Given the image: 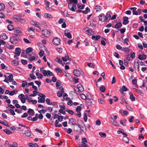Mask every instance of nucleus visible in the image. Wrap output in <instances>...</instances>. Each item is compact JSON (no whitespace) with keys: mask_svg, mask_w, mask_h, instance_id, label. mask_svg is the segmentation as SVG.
<instances>
[{"mask_svg":"<svg viewBox=\"0 0 147 147\" xmlns=\"http://www.w3.org/2000/svg\"><path fill=\"white\" fill-rule=\"evenodd\" d=\"M82 31L84 33L90 35H93L94 34V32L92 31V29H90L87 27L84 28L82 30Z\"/></svg>","mask_w":147,"mask_h":147,"instance_id":"1","label":"nucleus"},{"mask_svg":"<svg viewBox=\"0 0 147 147\" xmlns=\"http://www.w3.org/2000/svg\"><path fill=\"white\" fill-rule=\"evenodd\" d=\"M39 97H38V102L43 103L45 101V96L44 94L40 93L39 94Z\"/></svg>","mask_w":147,"mask_h":147,"instance_id":"2","label":"nucleus"},{"mask_svg":"<svg viewBox=\"0 0 147 147\" xmlns=\"http://www.w3.org/2000/svg\"><path fill=\"white\" fill-rule=\"evenodd\" d=\"M19 38H17L15 36H12L10 39L11 42L13 44H16L18 42Z\"/></svg>","mask_w":147,"mask_h":147,"instance_id":"3","label":"nucleus"},{"mask_svg":"<svg viewBox=\"0 0 147 147\" xmlns=\"http://www.w3.org/2000/svg\"><path fill=\"white\" fill-rule=\"evenodd\" d=\"M68 7L70 10L73 11H75L76 8V5L72 3H68Z\"/></svg>","mask_w":147,"mask_h":147,"instance_id":"4","label":"nucleus"},{"mask_svg":"<svg viewBox=\"0 0 147 147\" xmlns=\"http://www.w3.org/2000/svg\"><path fill=\"white\" fill-rule=\"evenodd\" d=\"M52 42L55 45H58L60 43V40L59 38L55 37L53 39Z\"/></svg>","mask_w":147,"mask_h":147,"instance_id":"5","label":"nucleus"},{"mask_svg":"<svg viewBox=\"0 0 147 147\" xmlns=\"http://www.w3.org/2000/svg\"><path fill=\"white\" fill-rule=\"evenodd\" d=\"M42 34L45 36L48 37L50 36L51 32L46 29H44L42 31Z\"/></svg>","mask_w":147,"mask_h":147,"instance_id":"6","label":"nucleus"},{"mask_svg":"<svg viewBox=\"0 0 147 147\" xmlns=\"http://www.w3.org/2000/svg\"><path fill=\"white\" fill-rule=\"evenodd\" d=\"M30 23L31 24L38 28L40 30H41V29L39 26L40 24L39 22L34 21H31Z\"/></svg>","mask_w":147,"mask_h":147,"instance_id":"7","label":"nucleus"},{"mask_svg":"<svg viewBox=\"0 0 147 147\" xmlns=\"http://www.w3.org/2000/svg\"><path fill=\"white\" fill-rule=\"evenodd\" d=\"M77 126H76V128H80L83 126L85 124L84 122L81 120H77Z\"/></svg>","mask_w":147,"mask_h":147,"instance_id":"8","label":"nucleus"},{"mask_svg":"<svg viewBox=\"0 0 147 147\" xmlns=\"http://www.w3.org/2000/svg\"><path fill=\"white\" fill-rule=\"evenodd\" d=\"M59 89V91L58 92L57 94L58 97H60L62 96V94L64 92V89L62 86L60 87Z\"/></svg>","mask_w":147,"mask_h":147,"instance_id":"9","label":"nucleus"},{"mask_svg":"<svg viewBox=\"0 0 147 147\" xmlns=\"http://www.w3.org/2000/svg\"><path fill=\"white\" fill-rule=\"evenodd\" d=\"M19 127H16V128L18 130L22 129V130H25L24 128H26V129H28V127L26 126L25 125L19 124L18 125Z\"/></svg>","mask_w":147,"mask_h":147,"instance_id":"10","label":"nucleus"},{"mask_svg":"<svg viewBox=\"0 0 147 147\" xmlns=\"http://www.w3.org/2000/svg\"><path fill=\"white\" fill-rule=\"evenodd\" d=\"M20 99L21 102L23 103H25L26 99H27V98H24V95L22 94H21L20 95H19L18 96L19 97H20Z\"/></svg>","mask_w":147,"mask_h":147,"instance_id":"11","label":"nucleus"},{"mask_svg":"<svg viewBox=\"0 0 147 147\" xmlns=\"http://www.w3.org/2000/svg\"><path fill=\"white\" fill-rule=\"evenodd\" d=\"M76 89L78 90V92L79 91L82 92L84 90L83 86L80 84H79L78 85L77 87L76 88Z\"/></svg>","mask_w":147,"mask_h":147,"instance_id":"12","label":"nucleus"},{"mask_svg":"<svg viewBox=\"0 0 147 147\" xmlns=\"http://www.w3.org/2000/svg\"><path fill=\"white\" fill-rule=\"evenodd\" d=\"M76 120L73 118H70L69 119V123H71L72 125H74L76 126H77V124L76 123Z\"/></svg>","mask_w":147,"mask_h":147,"instance_id":"13","label":"nucleus"},{"mask_svg":"<svg viewBox=\"0 0 147 147\" xmlns=\"http://www.w3.org/2000/svg\"><path fill=\"white\" fill-rule=\"evenodd\" d=\"M25 131V132L24 133V135L26 136L27 137H30L31 135V131L28 129Z\"/></svg>","mask_w":147,"mask_h":147,"instance_id":"14","label":"nucleus"},{"mask_svg":"<svg viewBox=\"0 0 147 147\" xmlns=\"http://www.w3.org/2000/svg\"><path fill=\"white\" fill-rule=\"evenodd\" d=\"M128 17L126 16L123 17V25H126L129 23V21L128 20Z\"/></svg>","mask_w":147,"mask_h":147,"instance_id":"15","label":"nucleus"},{"mask_svg":"<svg viewBox=\"0 0 147 147\" xmlns=\"http://www.w3.org/2000/svg\"><path fill=\"white\" fill-rule=\"evenodd\" d=\"M65 34L68 38H71L72 37L71 34L69 32H68V30L67 29H66L65 31Z\"/></svg>","mask_w":147,"mask_h":147,"instance_id":"16","label":"nucleus"},{"mask_svg":"<svg viewBox=\"0 0 147 147\" xmlns=\"http://www.w3.org/2000/svg\"><path fill=\"white\" fill-rule=\"evenodd\" d=\"M16 53L15 54L18 56L20 55L21 52V50L20 49L19 47L16 48L15 49Z\"/></svg>","mask_w":147,"mask_h":147,"instance_id":"17","label":"nucleus"},{"mask_svg":"<svg viewBox=\"0 0 147 147\" xmlns=\"http://www.w3.org/2000/svg\"><path fill=\"white\" fill-rule=\"evenodd\" d=\"M74 75L77 77H79L80 75V72L79 70L75 69L73 71Z\"/></svg>","mask_w":147,"mask_h":147,"instance_id":"18","label":"nucleus"},{"mask_svg":"<svg viewBox=\"0 0 147 147\" xmlns=\"http://www.w3.org/2000/svg\"><path fill=\"white\" fill-rule=\"evenodd\" d=\"M146 55H141V54L139 55L138 56V58L141 60H142L143 59H146Z\"/></svg>","mask_w":147,"mask_h":147,"instance_id":"19","label":"nucleus"},{"mask_svg":"<svg viewBox=\"0 0 147 147\" xmlns=\"http://www.w3.org/2000/svg\"><path fill=\"white\" fill-rule=\"evenodd\" d=\"M45 18H49L51 19L53 18V16L50 14L45 13L44 15Z\"/></svg>","mask_w":147,"mask_h":147,"instance_id":"20","label":"nucleus"},{"mask_svg":"<svg viewBox=\"0 0 147 147\" xmlns=\"http://www.w3.org/2000/svg\"><path fill=\"white\" fill-rule=\"evenodd\" d=\"M95 9L96 12L100 11L102 9V7L100 6L97 5L95 7Z\"/></svg>","mask_w":147,"mask_h":147,"instance_id":"21","label":"nucleus"},{"mask_svg":"<svg viewBox=\"0 0 147 147\" xmlns=\"http://www.w3.org/2000/svg\"><path fill=\"white\" fill-rule=\"evenodd\" d=\"M111 18V16L110 14H107L106 16L105 17L104 20L105 21H107L109 20Z\"/></svg>","mask_w":147,"mask_h":147,"instance_id":"22","label":"nucleus"},{"mask_svg":"<svg viewBox=\"0 0 147 147\" xmlns=\"http://www.w3.org/2000/svg\"><path fill=\"white\" fill-rule=\"evenodd\" d=\"M101 37V36L100 35H97L96 36H92V39H95L97 40L99 39Z\"/></svg>","mask_w":147,"mask_h":147,"instance_id":"23","label":"nucleus"},{"mask_svg":"<svg viewBox=\"0 0 147 147\" xmlns=\"http://www.w3.org/2000/svg\"><path fill=\"white\" fill-rule=\"evenodd\" d=\"M7 29L10 31H11L14 29V26L11 24H9L7 26Z\"/></svg>","mask_w":147,"mask_h":147,"instance_id":"24","label":"nucleus"},{"mask_svg":"<svg viewBox=\"0 0 147 147\" xmlns=\"http://www.w3.org/2000/svg\"><path fill=\"white\" fill-rule=\"evenodd\" d=\"M122 23L120 22L117 23L115 26V28H119L121 27Z\"/></svg>","mask_w":147,"mask_h":147,"instance_id":"25","label":"nucleus"},{"mask_svg":"<svg viewBox=\"0 0 147 147\" xmlns=\"http://www.w3.org/2000/svg\"><path fill=\"white\" fill-rule=\"evenodd\" d=\"M67 1L68 2V3H73L75 4H77L78 2V0H67Z\"/></svg>","mask_w":147,"mask_h":147,"instance_id":"26","label":"nucleus"},{"mask_svg":"<svg viewBox=\"0 0 147 147\" xmlns=\"http://www.w3.org/2000/svg\"><path fill=\"white\" fill-rule=\"evenodd\" d=\"M129 93L130 94L129 98L132 101H135V97L133 96L132 93L130 92Z\"/></svg>","mask_w":147,"mask_h":147,"instance_id":"27","label":"nucleus"},{"mask_svg":"<svg viewBox=\"0 0 147 147\" xmlns=\"http://www.w3.org/2000/svg\"><path fill=\"white\" fill-rule=\"evenodd\" d=\"M139 63L138 62H135L134 64V67L135 68H137L138 69H139Z\"/></svg>","mask_w":147,"mask_h":147,"instance_id":"28","label":"nucleus"},{"mask_svg":"<svg viewBox=\"0 0 147 147\" xmlns=\"http://www.w3.org/2000/svg\"><path fill=\"white\" fill-rule=\"evenodd\" d=\"M5 8V6L2 3H0V11H1L3 10Z\"/></svg>","mask_w":147,"mask_h":147,"instance_id":"29","label":"nucleus"},{"mask_svg":"<svg viewBox=\"0 0 147 147\" xmlns=\"http://www.w3.org/2000/svg\"><path fill=\"white\" fill-rule=\"evenodd\" d=\"M32 51V49L31 47H29L27 48L26 50V52L27 54H28Z\"/></svg>","mask_w":147,"mask_h":147,"instance_id":"30","label":"nucleus"},{"mask_svg":"<svg viewBox=\"0 0 147 147\" xmlns=\"http://www.w3.org/2000/svg\"><path fill=\"white\" fill-rule=\"evenodd\" d=\"M18 63L19 62L18 61L15 60L13 61L12 63V65L14 66H16L18 65Z\"/></svg>","mask_w":147,"mask_h":147,"instance_id":"31","label":"nucleus"},{"mask_svg":"<svg viewBox=\"0 0 147 147\" xmlns=\"http://www.w3.org/2000/svg\"><path fill=\"white\" fill-rule=\"evenodd\" d=\"M123 141L126 143H128L129 140L128 138L126 137H123Z\"/></svg>","mask_w":147,"mask_h":147,"instance_id":"32","label":"nucleus"},{"mask_svg":"<svg viewBox=\"0 0 147 147\" xmlns=\"http://www.w3.org/2000/svg\"><path fill=\"white\" fill-rule=\"evenodd\" d=\"M80 129L83 132L85 133L86 131V127L85 125L81 127Z\"/></svg>","mask_w":147,"mask_h":147,"instance_id":"33","label":"nucleus"},{"mask_svg":"<svg viewBox=\"0 0 147 147\" xmlns=\"http://www.w3.org/2000/svg\"><path fill=\"white\" fill-rule=\"evenodd\" d=\"M28 113L31 115L34 114V110L31 109H29L28 111Z\"/></svg>","mask_w":147,"mask_h":147,"instance_id":"34","label":"nucleus"},{"mask_svg":"<svg viewBox=\"0 0 147 147\" xmlns=\"http://www.w3.org/2000/svg\"><path fill=\"white\" fill-rule=\"evenodd\" d=\"M36 74L37 76H38V78L42 79L43 77V76L41 74H39V73L38 72L36 73Z\"/></svg>","mask_w":147,"mask_h":147,"instance_id":"35","label":"nucleus"},{"mask_svg":"<svg viewBox=\"0 0 147 147\" xmlns=\"http://www.w3.org/2000/svg\"><path fill=\"white\" fill-rule=\"evenodd\" d=\"M77 7L78 9H83L85 7V5H80L79 4H78Z\"/></svg>","mask_w":147,"mask_h":147,"instance_id":"36","label":"nucleus"},{"mask_svg":"<svg viewBox=\"0 0 147 147\" xmlns=\"http://www.w3.org/2000/svg\"><path fill=\"white\" fill-rule=\"evenodd\" d=\"M8 80L9 81L11 82L13 80V76L12 74L8 76Z\"/></svg>","mask_w":147,"mask_h":147,"instance_id":"37","label":"nucleus"},{"mask_svg":"<svg viewBox=\"0 0 147 147\" xmlns=\"http://www.w3.org/2000/svg\"><path fill=\"white\" fill-rule=\"evenodd\" d=\"M0 123L3 124L4 125H5L6 126H7V127H9V126L8 125V123L7 122H4L3 121H1L0 120Z\"/></svg>","mask_w":147,"mask_h":147,"instance_id":"38","label":"nucleus"},{"mask_svg":"<svg viewBox=\"0 0 147 147\" xmlns=\"http://www.w3.org/2000/svg\"><path fill=\"white\" fill-rule=\"evenodd\" d=\"M15 33H16L18 34H21V30H20V28H17L15 30Z\"/></svg>","mask_w":147,"mask_h":147,"instance_id":"39","label":"nucleus"},{"mask_svg":"<svg viewBox=\"0 0 147 147\" xmlns=\"http://www.w3.org/2000/svg\"><path fill=\"white\" fill-rule=\"evenodd\" d=\"M3 131L6 134H10L12 133V132L8 129H4Z\"/></svg>","mask_w":147,"mask_h":147,"instance_id":"40","label":"nucleus"},{"mask_svg":"<svg viewBox=\"0 0 147 147\" xmlns=\"http://www.w3.org/2000/svg\"><path fill=\"white\" fill-rule=\"evenodd\" d=\"M80 96L82 99L86 100V97L84 94H80Z\"/></svg>","mask_w":147,"mask_h":147,"instance_id":"41","label":"nucleus"},{"mask_svg":"<svg viewBox=\"0 0 147 147\" xmlns=\"http://www.w3.org/2000/svg\"><path fill=\"white\" fill-rule=\"evenodd\" d=\"M55 61L59 63H62V61L59 57L55 59Z\"/></svg>","mask_w":147,"mask_h":147,"instance_id":"42","label":"nucleus"},{"mask_svg":"<svg viewBox=\"0 0 147 147\" xmlns=\"http://www.w3.org/2000/svg\"><path fill=\"white\" fill-rule=\"evenodd\" d=\"M105 17V16L104 15H100L99 16V20L100 21H102V18H104Z\"/></svg>","mask_w":147,"mask_h":147,"instance_id":"43","label":"nucleus"},{"mask_svg":"<svg viewBox=\"0 0 147 147\" xmlns=\"http://www.w3.org/2000/svg\"><path fill=\"white\" fill-rule=\"evenodd\" d=\"M29 145L30 147H38V145L37 144H34L32 143H30Z\"/></svg>","mask_w":147,"mask_h":147,"instance_id":"44","label":"nucleus"},{"mask_svg":"<svg viewBox=\"0 0 147 147\" xmlns=\"http://www.w3.org/2000/svg\"><path fill=\"white\" fill-rule=\"evenodd\" d=\"M27 82L26 81H23L22 82V87H24L27 85Z\"/></svg>","mask_w":147,"mask_h":147,"instance_id":"45","label":"nucleus"},{"mask_svg":"<svg viewBox=\"0 0 147 147\" xmlns=\"http://www.w3.org/2000/svg\"><path fill=\"white\" fill-rule=\"evenodd\" d=\"M100 90L101 92H104L106 90L105 87L104 86H101L100 87Z\"/></svg>","mask_w":147,"mask_h":147,"instance_id":"46","label":"nucleus"},{"mask_svg":"<svg viewBox=\"0 0 147 147\" xmlns=\"http://www.w3.org/2000/svg\"><path fill=\"white\" fill-rule=\"evenodd\" d=\"M66 111H67L69 114H71L72 115H73L74 114V111L72 110H68V109H67V110H66Z\"/></svg>","mask_w":147,"mask_h":147,"instance_id":"47","label":"nucleus"},{"mask_svg":"<svg viewBox=\"0 0 147 147\" xmlns=\"http://www.w3.org/2000/svg\"><path fill=\"white\" fill-rule=\"evenodd\" d=\"M130 57L132 59H134L135 58V53L133 52H131L130 53Z\"/></svg>","mask_w":147,"mask_h":147,"instance_id":"48","label":"nucleus"},{"mask_svg":"<svg viewBox=\"0 0 147 147\" xmlns=\"http://www.w3.org/2000/svg\"><path fill=\"white\" fill-rule=\"evenodd\" d=\"M46 101L48 105H51L52 104V102H50V100L49 98H47L46 100Z\"/></svg>","mask_w":147,"mask_h":147,"instance_id":"49","label":"nucleus"},{"mask_svg":"<svg viewBox=\"0 0 147 147\" xmlns=\"http://www.w3.org/2000/svg\"><path fill=\"white\" fill-rule=\"evenodd\" d=\"M65 57L66 58L67 60H69V61H71V58H70L69 56L68 55V53H66L65 54Z\"/></svg>","mask_w":147,"mask_h":147,"instance_id":"50","label":"nucleus"},{"mask_svg":"<svg viewBox=\"0 0 147 147\" xmlns=\"http://www.w3.org/2000/svg\"><path fill=\"white\" fill-rule=\"evenodd\" d=\"M84 119L85 121L86 122L87 119V117L86 113H84Z\"/></svg>","mask_w":147,"mask_h":147,"instance_id":"51","label":"nucleus"},{"mask_svg":"<svg viewBox=\"0 0 147 147\" xmlns=\"http://www.w3.org/2000/svg\"><path fill=\"white\" fill-rule=\"evenodd\" d=\"M82 143H87V141L85 138H82Z\"/></svg>","mask_w":147,"mask_h":147,"instance_id":"52","label":"nucleus"},{"mask_svg":"<svg viewBox=\"0 0 147 147\" xmlns=\"http://www.w3.org/2000/svg\"><path fill=\"white\" fill-rule=\"evenodd\" d=\"M3 86L0 87V93L3 94L4 92V90L3 89Z\"/></svg>","mask_w":147,"mask_h":147,"instance_id":"53","label":"nucleus"},{"mask_svg":"<svg viewBox=\"0 0 147 147\" xmlns=\"http://www.w3.org/2000/svg\"><path fill=\"white\" fill-rule=\"evenodd\" d=\"M54 76V75L49 70H47V76Z\"/></svg>","mask_w":147,"mask_h":147,"instance_id":"54","label":"nucleus"},{"mask_svg":"<svg viewBox=\"0 0 147 147\" xmlns=\"http://www.w3.org/2000/svg\"><path fill=\"white\" fill-rule=\"evenodd\" d=\"M30 76L32 79L35 80L36 79V77L33 74H30Z\"/></svg>","mask_w":147,"mask_h":147,"instance_id":"55","label":"nucleus"},{"mask_svg":"<svg viewBox=\"0 0 147 147\" xmlns=\"http://www.w3.org/2000/svg\"><path fill=\"white\" fill-rule=\"evenodd\" d=\"M8 110L10 111V113L13 115H15L14 111L13 110L9 109Z\"/></svg>","mask_w":147,"mask_h":147,"instance_id":"56","label":"nucleus"},{"mask_svg":"<svg viewBox=\"0 0 147 147\" xmlns=\"http://www.w3.org/2000/svg\"><path fill=\"white\" fill-rule=\"evenodd\" d=\"M129 49L127 47H125L122 50V51H124L125 52H129Z\"/></svg>","mask_w":147,"mask_h":147,"instance_id":"57","label":"nucleus"},{"mask_svg":"<svg viewBox=\"0 0 147 147\" xmlns=\"http://www.w3.org/2000/svg\"><path fill=\"white\" fill-rule=\"evenodd\" d=\"M21 61L22 64L24 65H26L27 64V61L26 60L22 59Z\"/></svg>","mask_w":147,"mask_h":147,"instance_id":"58","label":"nucleus"},{"mask_svg":"<svg viewBox=\"0 0 147 147\" xmlns=\"http://www.w3.org/2000/svg\"><path fill=\"white\" fill-rule=\"evenodd\" d=\"M16 91L15 90H13L9 92V94L10 95L13 96L16 93Z\"/></svg>","mask_w":147,"mask_h":147,"instance_id":"59","label":"nucleus"},{"mask_svg":"<svg viewBox=\"0 0 147 147\" xmlns=\"http://www.w3.org/2000/svg\"><path fill=\"white\" fill-rule=\"evenodd\" d=\"M34 82L36 84L38 85V87H39L41 84V82L40 81H35Z\"/></svg>","mask_w":147,"mask_h":147,"instance_id":"60","label":"nucleus"},{"mask_svg":"<svg viewBox=\"0 0 147 147\" xmlns=\"http://www.w3.org/2000/svg\"><path fill=\"white\" fill-rule=\"evenodd\" d=\"M99 134L102 137H105L106 136V134L105 133L100 132L99 133Z\"/></svg>","mask_w":147,"mask_h":147,"instance_id":"61","label":"nucleus"},{"mask_svg":"<svg viewBox=\"0 0 147 147\" xmlns=\"http://www.w3.org/2000/svg\"><path fill=\"white\" fill-rule=\"evenodd\" d=\"M18 21L20 22L22 24H23L25 22V20L24 19L20 18V20H19Z\"/></svg>","mask_w":147,"mask_h":147,"instance_id":"62","label":"nucleus"},{"mask_svg":"<svg viewBox=\"0 0 147 147\" xmlns=\"http://www.w3.org/2000/svg\"><path fill=\"white\" fill-rule=\"evenodd\" d=\"M87 65L89 67H92L93 68H94V64L92 63H87Z\"/></svg>","mask_w":147,"mask_h":147,"instance_id":"63","label":"nucleus"},{"mask_svg":"<svg viewBox=\"0 0 147 147\" xmlns=\"http://www.w3.org/2000/svg\"><path fill=\"white\" fill-rule=\"evenodd\" d=\"M10 147H18V144L16 142H13Z\"/></svg>","mask_w":147,"mask_h":147,"instance_id":"64","label":"nucleus"}]
</instances>
